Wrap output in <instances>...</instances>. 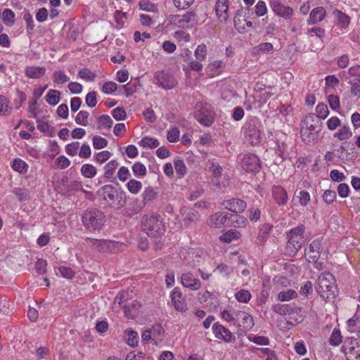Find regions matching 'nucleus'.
<instances>
[{"mask_svg":"<svg viewBox=\"0 0 360 360\" xmlns=\"http://www.w3.org/2000/svg\"><path fill=\"white\" fill-rule=\"evenodd\" d=\"M322 125L323 123L315 114H308L301 123L300 136L302 141L309 144L317 140L318 134L322 129Z\"/></svg>","mask_w":360,"mask_h":360,"instance_id":"1","label":"nucleus"},{"mask_svg":"<svg viewBox=\"0 0 360 360\" xmlns=\"http://www.w3.org/2000/svg\"><path fill=\"white\" fill-rule=\"evenodd\" d=\"M141 230L149 237L160 238L165 234L166 226L160 215L145 214L141 221Z\"/></svg>","mask_w":360,"mask_h":360,"instance_id":"2","label":"nucleus"},{"mask_svg":"<svg viewBox=\"0 0 360 360\" xmlns=\"http://www.w3.org/2000/svg\"><path fill=\"white\" fill-rule=\"evenodd\" d=\"M305 227L303 224L299 225L286 233L287 243L285 252L290 257L295 256L301 250L304 244V233Z\"/></svg>","mask_w":360,"mask_h":360,"instance_id":"3","label":"nucleus"},{"mask_svg":"<svg viewBox=\"0 0 360 360\" xmlns=\"http://www.w3.org/2000/svg\"><path fill=\"white\" fill-rule=\"evenodd\" d=\"M81 217L83 226L89 232L100 231L105 222L104 213L96 208L84 210Z\"/></svg>","mask_w":360,"mask_h":360,"instance_id":"4","label":"nucleus"},{"mask_svg":"<svg viewBox=\"0 0 360 360\" xmlns=\"http://www.w3.org/2000/svg\"><path fill=\"white\" fill-rule=\"evenodd\" d=\"M272 309L276 314L285 316L288 323L292 326L297 325L304 319L302 308L295 304H277L273 305Z\"/></svg>","mask_w":360,"mask_h":360,"instance_id":"5","label":"nucleus"},{"mask_svg":"<svg viewBox=\"0 0 360 360\" xmlns=\"http://www.w3.org/2000/svg\"><path fill=\"white\" fill-rule=\"evenodd\" d=\"M215 113L212 106L207 102H198L195 106V118L202 125L211 126Z\"/></svg>","mask_w":360,"mask_h":360,"instance_id":"6","label":"nucleus"},{"mask_svg":"<svg viewBox=\"0 0 360 360\" xmlns=\"http://www.w3.org/2000/svg\"><path fill=\"white\" fill-rule=\"evenodd\" d=\"M261 124L257 118L246 122L243 127L246 140L252 145L259 144L262 141Z\"/></svg>","mask_w":360,"mask_h":360,"instance_id":"7","label":"nucleus"},{"mask_svg":"<svg viewBox=\"0 0 360 360\" xmlns=\"http://www.w3.org/2000/svg\"><path fill=\"white\" fill-rule=\"evenodd\" d=\"M97 194L103 200L107 201L110 206H113L116 200H117V208L122 207L125 204V201L122 200L121 197L119 200V193L117 189L112 185L108 184L102 186L98 191Z\"/></svg>","mask_w":360,"mask_h":360,"instance_id":"8","label":"nucleus"},{"mask_svg":"<svg viewBox=\"0 0 360 360\" xmlns=\"http://www.w3.org/2000/svg\"><path fill=\"white\" fill-rule=\"evenodd\" d=\"M335 282V277L330 272L325 271L321 274L318 278V287L316 290L319 293L322 292H329L330 293L327 295L328 297L329 295H334V284Z\"/></svg>","mask_w":360,"mask_h":360,"instance_id":"9","label":"nucleus"},{"mask_svg":"<svg viewBox=\"0 0 360 360\" xmlns=\"http://www.w3.org/2000/svg\"><path fill=\"white\" fill-rule=\"evenodd\" d=\"M241 166L247 172L257 174L261 169L259 158L253 153H246L241 159Z\"/></svg>","mask_w":360,"mask_h":360,"instance_id":"10","label":"nucleus"},{"mask_svg":"<svg viewBox=\"0 0 360 360\" xmlns=\"http://www.w3.org/2000/svg\"><path fill=\"white\" fill-rule=\"evenodd\" d=\"M172 20L179 27L186 28H191L198 22L196 13L193 11H188L184 15H174Z\"/></svg>","mask_w":360,"mask_h":360,"instance_id":"11","label":"nucleus"},{"mask_svg":"<svg viewBox=\"0 0 360 360\" xmlns=\"http://www.w3.org/2000/svg\"><path fill=\"white\" fill-rule=\"evenodd\" d=\"M154 79L155 83L165 89H171L177 84V81L173 75L164 70L156 72Z\"/></svg>","mask_w":360,"mask_h":360,"instance_id":"12","label":"nucleus"},{"mask_svg":"<svg viewBox=\"0 0 360 360\" xmlns=\"http://www.w3.org/2000/svg\"><path fill=\"white\" fill-rule=\"evenodd\" d=\"M87 245L100 252H106L115 246V242L110 240L96 239L87 237L85 238Z\"/></svg>","mask_w":360,"mask_h":360,"instance_id":"13","label":"nucleus"},{"mask_svg":"<svg viewBox=\"0 0 360 360\" xmlns=\"http://www.w3.org/2000/svg\"><path fill=\"white\" fill-rule=\"evenodd\" d=\"M221 205L225 209H227L235 214L242 213L247 207L246 202L239 198H232L224 200Z\"/></svg>","mask_w":360,"mask_h":360,"instance_id":"14","label":"nucleus"},{"mask_svg":"<svg viewBox=\"0 0 360 360\" xmlns=\"http://www.w3.org/2000/svg\"><path fill=\"white\" fill-rule=\"evenodd\" d=\"M212 331L215 337L226 342H231L235 341L236 338L231 332L224 326L219 323H215L212 326Z\"/></svg>","mask_w":360,"mask_h":360,"instance_id":"15","label":"nucleus"},{"mask_svg":"<svg viewBox=\"0 0 360 360\" xmlns=\"http://www.w3.org/2000/svg\"><path fill=\"white\" fill-rule=\"evenodd\" d=\"M210 224L215 228L230 226V213L216 212L210 217Z\"/></svg>","mask_w":360,"mask_h":360,"instance_id":"16","label":"nucleus"},{"mask_svg":"<svg viewBox=\"0 0 360 360\" xmlns=\"http://www.w3.org/2000/svg\"><path fill=\"white\" fill-rule=\"evenodd\" d=\"M272 197L278 206H285L288 201L286 190L279 185H274L271 188Z\"/></svg>","mask_w":360,"mask_h":360,"instance_id":"17","label":"nucleus"},{"mask_svg":"<svg viewBox=\"0 0 360 360\" xmlns=\"http://www.w3.org/2000/svg\"><path fill=\"white\" fill-rule=\"evenodd\" d=\"M172 302L176 310L184 312L188 309L183 295L178 288H175L171 293Z\"/></svg>","mask_w":360,"mask_h":360,"instance_id":"18","label":"nucleus"},{"mask_svg":"<svg viewBox=\"0 0 360 360\" xmlns=\"http://www.w3.org/2000/svg\"><path fill=\"white\" fill-rule=\"evenodd\" d=\"M181 284L190 290H197L201 288V283L199 279L194 277L192 273H184L181 276Z\"/></svg>","mask_w":360,"mask_h":360,"instance_id":"19","label":"nucleus"},{"mask_svg":"<svg viewBox=\"0 0 360 360\" xmlns=\"http://www.w3.org/2000/svg\"><path fill=\"white\" fill-rule=\"evenodd\" d=\"M270 6L273 11L279 16L285 19L290 18L292 15V9L289 6H284L278 0L271 1Z\"/></svg>","mask_w":360,"mask_h":360,"instance_id":"20","label":"nucleus"},{"mask_svg":"<svg viewBox=\"0 0 360 360\" xmlns=\"http://www.w3.org/2000/svg\"><path fill=\"white\" fill-rule=\"evenodd\" d=\"M181 214L183 223L186 226H189L199 220L198 212L193 208L184 207L181 210Z\"/></svg>","mask_w":360,"mask_h":360,"instance_id":"21","label":"nucleus"},{"mask_svg":"<svg viewBox=\"0 0 360 360\" xmlns=\"http://www.w3.org/2000/svg\"><path fill=\"white\" fill-rule=\"evenodd\" d=\"M273 225L271 224H263L259 226V233L255 243L258 245H264L269 238V236L273 229Z\"/></svg>","mask_w":360,"mask_h":360,"instance_id":"22","label":"nucleus"},{"mask_svg":"<svg viewBox=\"0 0 360 360\" xmlns=\"http://www.w3.org/2000/svg\"><path fill=\"white\" fill-rule=\"evenodd\" d=\"M141 307V304L137 300H134L130 304L124 305L122 309L127 319H134L138 316Z\"/></svg>","mask_w":360,"mask_h":360,"instance_id":"23","label":"nucleus"},{"mask_svg":"<svg viewBox=\"0 0 360 360\" xmlns=\"http://www.w3.org/2000/svg\"><path fill=\"white\" fill-rule=\"evenodd\" d=\"M228 0H217L215 4L216 15L221 22H226L228 19Z\"/></svg>","mask_w":360,"mask_h":360,"instance_id":"24","label":"nucleus"},{"mask_svg":"<svg viewBox=\"0 0 360 360\" xmlns=\"http://www.w3.org/2000/svg\"><path fill=\"white\" fill-rule=\"evenodd\" d=\"M118 165L119 163L115 160H112L108 162L103 168L105 171L103 178L108 179L111 183H114L116 180L115 172L118 167Z\"/></svg>","mask_w":360,"mask_h":360,"instance_id":"25","label":"nucleus"},{"mask_svg":"<svg viewBox=\"0 0 360 360\" xmlns=\"http://www.w3.org/2000/svg\"><path fill=\"white\" fill-rule=\"evenodd\" d=\"M237 320L241 321L242 326L244 330H250L254 326L253 318L252 316L245 311L236 312Z\"/></svg>","mask_w":360,"mask_h":360,"instance_id":"26","label":"nucleus"},{"mask_svg":"<svg viewBox=\"0 0 360 360\" xmlns=\"http://www.w3.org/2000/svg\"><path fill=\"white\" fill-rule=\"evenodd\" d=\"M46 73V68L44 67L27 66L25 68V75L31 79H39Z\"/></svg>","mask_w":360,"mask_h":360,"instance_id":"27","label":"nucleus"},{"mask_svg":"<svg viewBox=\"0 0 360 360\" xmlns=\"http://www.w3.org/2000/svg\"><path fill=\"white\" fill-rule=\"evenodd\" d=\"M326 15V10L323 7H316L310 13L309 24H316L321 21Z\"/></svg>","mask_w":360,"mask_h":360,"instance_id":"28","label":"nucleus"},{"mask_svg":"<svg viewBox=\"0 0 360 360\" xmlns=\"http://www.w3.org/2000/svg\"><path fill=\"white\" fill-rule=\"evenodd\" d=\"M352 131L348 125L344 124L336 131L333 136L340 141H346L352 136Z\"/></svg>","mask_w":360,"mask_h":360,"instance_id":"29","label":"nucleus"},{"mask_svg":"<svg viewBox=\"0 0 360 360\" xmlns=\"http://www.w3.org/2000/svg\"><path fill=\"white\" fill-rule=\"evenodd\" d=\"M15 13L10 8H5L1 13V19L5 25L12 27L15 23Z\"/></svg>","mask_w":360,"mask_h":360,"instance_id":"30","label":"nucleus"},{"mask_svg":"<svg viewBox=\"0 0 360 360\" xmlns=\"http://www.w3.org/2000/svg\"><path fill=\"white\" fill-rule=\"evenodd\" d=\"M247 219L243 216L238 214H230V226L233 227H245Z\"/></svg>","mask_w":360,"mask_h":360,"instance_id":"31","label":"nucleus"},{"mask_svg":"<svg viewBox=\"0 0 360 360\" xmlns=\"http://www.w3.org/2000/svg\"><path fill=\"white\" fill-rule=\"evenodd\" d=\"M208 165L209 171L211 172L212 176L214 179L218 180V179L221 176L223 170L222 167L214 160H209Z\"/></svg>","mask_w":360,"mask_h":360,"instance_id":"32","label":"nucleus"},{"mask_svg":"<svg viewBox=\"0 0 360 360\" xmlns=\"http://www.w3.org/2000/svg\"><path fill=\"white\" fill-rule=\"evenodd\" d=\"M139 145L143 148H155L159 146L160 143L157 139L150 136H144L139 142Z\"/></svg>","mask_w":360,"mask_h":360,"instance_id":"33","label":"nucleus"},{"mask_svg":"<svg viewBox=\"0 0 360 360\" xmlns=\"http://www.w3.org/2000/svg\"><path fill=\"white\" fill-rule=\"evenodd\" d=\"M60 92L58 90L51 89L46 96V101L51 105H56L60 101Z\"/></svg>","mask_w":360,"mask_h":360,"instance_id":"34","label":"nucleus"},{"mask_svg":"<svg viewBox=\"0 0 360 360\" xmlns=\"http://www.w3.org/2000/svg\"><path fill=\"white\" fill-rule=\"evenodd\" d=\"M241 236L240 233L236 230H230L225 233H224L222 236H220V240L224 243H229L232 242L234 240H237L240 238Z\"/></svg>","mask_w":360,"mask_h":360,"instance_id":"35","label":"nucleus"},{"mask_svg":"<svg viewBox=\"0 0 360 360\" xmlns=\"http://www.w3.org/2000/svg\"><path fill=\"white\" fill-rule=\"evenodd\" d=\"M81 173L85 178L91 179L96 176L97 169L93 165L84 164L81 168Z\"/></svg>","mask_w":360,"mask_h":360,"instance_id":"36","label":"nucleus"},{"mask_svg":"<svg viewBox=\"0 0 360 360\" xmlns=\"http://www.w3.org/2000/svg\"><path fill=\"white\" fill-rule=\"evenodd\" d=\"M9 100L4 96L0 95V115H7L11 112L12 108L9 105Z\"/></svg>","mask_w":360,"mask_h":360,"instance_id":"37","label":"nucleus"},{"mask_svg":"<svg viewBox=\"0 0 360 360\" xmlns=\"http://www.w3.org/2000/svg\"><path fill=\"white\" fill-rule=\"evenodd\" d=\"M334 13L338 18V25L342 28L348 27L350 22V18L347 15L338 10L335 11Z\"/></svg>","mask_w":360,"mask_h":360,"instance_id":"38","label":"nucleus"},{"mask_svg":"<svg viewBox=\"0 0 360 360\" xmlns=\"http://www.w3.org/2000/svg\"><path fill=\"white\" fill-rule=\"evenodd\" d=\"M174 166L176 174L180 177H183L186 173V167L184 162L179 158H176L174 160Z\"/></svg>","mask_w":360,"mask_h":360,"instance_id":"39","label":"nucleus"},{"mask_svg":"<svg viewBox=\"0 0 360 360\" xmlns=\"http://www.w3.org/2000/svg\"><path fill=\"white\" fill-rule=\"evenodd\" d=\"M98 121L100 123L98 129H106L109 130L113 124L111 117L108 115H102L98 117Z\"/></svg>","mask_w":360,"mask_h":360,"instance_id":"40","label":"nucleus"},{"mask_svg":"<svg viewBox=\"0 0 360 360\" xmlns=\"http://www.w3.org/2000/svg\"><path fill=\"white\" fill-rule=\"evenodd\" d=\"M342 341L340 330L334 328L329 338V343L332 346H338Z\"/></svg>","mask_w":360,"mask_h":360,"instance_id":"41","label":"nucleus"},{"mask_svg":"<svg viewBox=\"0 0 360 360\" xmlns=\"http://www.w3.org/2000/svg\"><path fill=\"white\" fill-rule=\"evenodd\" d=\"M132 171L136 177H144L147 173L146 166L140 162H136L133 165Z\"/></svg>","mask_w":360,"mask_h":360,"instance_id":"42","label":"nucleus"},{"mask_svg":"<svg viewBox=\"0 0 360 360\" xmlns=\"http://www.w3.org/2000/svg\"><path fill=\"white\" fill-rule=\"evenodd\" d=\"M12 168L19 173H25L28 169V165L22 160L16 158L13 160Z\"/></svg>","mask_w":360,"mask_h":360,"instance_id":"43","label":"nucleus"},{"mask_svg":"<svg viewBox=\"0 0 360 360\" xmlns=\"http://www.w3.org/2000/svg\"><path fill=\"white\" fill-rule=\"evenodd\" d=\"M156 197L157 193L152 187L146 188V190L142 193L143 202H144V204H147L153 201L154 199L156 198Z\"/></svg>","mask_w":360,"mask_h":360,"instance_id":"44","label":"nucleus"},{"mask_svg":"<svg viewBox=\"0 0 360 360\" xmlns=\"http://www.w3.org/2000/svg\"><path fill=\"white\" fill-rule=\"evenodd\" d=\"M316 114L315 115L319 117V120H321L326 118L329 114V110L326 104L319 103L316 108Z\"/></svg>","mask_w":360,"mask_h":360,"instance_id":"45","label":"nucleus"},{"mask_svg":"<svg viewBox=\"0 0 360 360\" xmlns=\"http://www.w3.org/2000/svg\"><path fill=\"white\" fill-rule=\"evenodd\" d=\"M37 129L41 132L47 133L49 136H53V127L49 125L47 122L37 120Z\"/></svg>","mask_w":360,"mask_h":360,"instance_id":"46","label":"nucleus"},{"mask_svg":"<svg viewBox=\"0 0 360 360\" xmlns=\"http://www.w3.org/2000/svg\"><path fill=\"white\" fill-rule=\"evenodd\" d=\"M350 84V92L353 96H360V79H352L348 82Z\"/></svg>","mask_w":360,"mask_h":360,"instance_id":"47","label":"nucleus"},{"mask_svg":"<svg viewBox=\"0 0 360 360\" xmlns=\"http://www.w3.org/2000/svg\"><path fill=\"white\" fill-rule=\"evenodd\" d=\"M78 75L80 78L88 82L94 81L96 77V74L89 70L88 68L81 69L78 72Z\"/></svg>","mask_w":360,"mask_h":360,"instance_id":"48","label":"nucleus"},{"mask_svg":"<svg viewBox=\"0 0 360 360\" xmlns=\"http://www.w3.org/2000/svg\"><path fill=\"white\" fill-rule=\"evenodd\" d=\"M127 187L129 192L136 194L141 189L142 184L137 180L130 179L127 184Z\"/></svg>","mask_w":360,"mask_h":360,"instance_id":"49","label":"nucleus"},{"mask_svg":"<svg viewBox=\"0 0 360 360\" xmlns=\"http://www.w3.org/2000/svg\"><path fill=\"white\" fill-rule=\"evenodd\" d=\"M53 80L58 84H63L69 80V77L63 71H55L53 74Z\"/></svg>","mask_w":360,"mask_h":360,"instance_id":"50","label":"nucleus"},{"mask_svg":"<svg viewBox=\"0 0 360 360\" xmlns=\"http://www.w3.org/2000/svg\"><path fill=\"white\" fill-rule=\"evenodd\" d=\"M13 193L18 197L20 201H25L30 198L29 191L22 188H15Z\"/></svg>","mask_w":360,"mask_h":360,"instance_id":"51","label":"nucleus"},{"mask_svg":"<svg viewBox=\"0 0 360 360\" xmlns=\"http://www.w3.org/2000/svg\"><path fill=\"white\" fill-rule=\"evenodd\" d=\"M92 141H93V146L95 149H102V148H104L107 146L108 142V141L98 136V135H96L93 137L92 139Z\"/></svg>","mask_w":360,"mask_h":360,"instance_id":"52","label":"nucleus"},{"mask_svg":"<svg viewBox=\"0 0 360 360\" xmlns=\"http://www.w3.org/2000/svg\"><path fill=\"white\" fill-rule=\"evenodd\" d=\"M127 339V342L129 346L135 347L139 342L138 333L134 330H129L126 331Z\"/></svg>","mask_w":360,"mask_h":360,"instance_id":"53","label":"nucleus"},{"mask_svg":"<svg viewBox=\"0 0 360 360\" xmlns=\"http://www.w3.org/2000/svg\"><path fill=\"white\" fill-rule=\"evenodd\" d=\"M89 116V113L87 111L81 110L75 117V122L79 125L86 126Z\"/></svg>","mask_w":360,"mask_h":360,"instance_id":"54","label":"nucleus"},{"mask_svg":"<svg viewBox=\"0 0 360 360\" xmlns=\"http://www.w3.org/2000/svg\"><path fill=\"white\" fill-rule=\"evenodd\" d=\"M236 299L239 302L247 303L251 298V294L248 290H240L236 294Z\"/></svg>","mask_w":360,"mask_h":360,"instance_id":"55","label":"nucleus"},{"mask_svg":"<svg viewBox=\"0 0 360 360\" xmlns=\"http://www.w3.org/2000/svg\"><path fill=\"white\" fill-rule=\"evenodd\" d=\"M297 296V292L293 290L282 291L278 293V298L279 300L284 302L293 299Z\"/></svg>","mask_w":360,"mask_h":360,"instance_id":"56","label":"nucleus"},{"mask_svg":"<svg viewBox=\"0 0 360 360\" xmlns=\"http://www.w3.org/2000/svg\"><path fill=\"white\" fill-rule=\"evenodd\" d=\"M323 200L327 204H331L336 200L337 194L335 191L326 190L322 195Z\"/></svg>","mask_w":360,"mask_h":360,"instance_id":"57","label":"nucleus"},{"mask_svg":"<svg viewBox=\"0 0 360 360\" xmlns=\"http://www.w3.org/2000/svg\"><path fill=\"white\" fill-rule=\"evenodd\" d=\"M111 156V153L108 150H103L97 153L94 155V160L99 164H102L107 161Z\"/></svg>","mask_w":360,"mask_h":360,"instance_id":"58","label":"nucleus"},{"mask_svg":"<svg viewBox=\"0 0 360 360\" xmlns=\"http://www.w3.org/2000/svg\"><path fill=\"white\" fill-rule=\"evenodd\" d=\"M79 148V143L78 141L72 142L65 146V152L70 156H75L77 154Z\"/></svg>","mask_w":360,"mask_h":360,"instance_id":"59","label":"nucleus"},{"mask_svg":"<svg viewBox=\"0 0 360 360\" xmlns=\"http://www.w3.org/2000/svg\"><path fill=\"white\" fill-rule=\"evenodd\" d=\"M207 55V47L205 44H202L197 46L195 51V56L198 60L202 61L205 59Z\"/></svg>","mask_w":360,"mask_h":360,"instance_id":"60","label":"nucleus"},{"mask_svg":"<svg viewBox=\"0 0 360 360\" xmlns=\"http://www.w3.org/2000/svg\"><path fill=\"white\" fill-rule=\"evenodd\" d=\"M79 190H82L84 193H86V191L82 188L81 182L78 181H72L65 186V191L67 193L77 191Z\"/></svg>","mask_w":360,"mask_h":360,"instance_id":"61","label":"nucleus"},{"mask_svg":"<svg viewBox=\"0 0 360 360\" xmlns=\"http://www.w3.org/2000/svg\"><path fill=\"white\" fill-rule=\"evenodd\" d=\"M350 188L345 183H341L338 186V193L340 198H346L349 196Z\"/></svg>","mask_w":360,"mask_h":360,"instance_id":"62","label":"nucleus"},{"mask_svg":"<svg viewBox=\"0 0 360 360\" xmlns=\"http://www.w3.org/2000/svg\"><path fill=\"white\" fill-rule=\"evenodd\" d=\"M112 117L116 120H124L127 117V114L122 107H117L112 111Z\"/></svg>","mask_w":360,"mask_h":360,"instance_id":"63","label":"nucleus"},{"mask_svg":"<svg viewBox=\"0 0 360 360\" xmlns=\"http://www.w3.org/2000/svg\"><path fill=\"white\" fill-rule=\"evenodd\" d=\"M117 175L121 181L124 182L130 177L131 174L127 167L122 166L118 169Z\"/></svg>","mask_w":360,"mask_h":360,"instance_id":"64","label":"nucleus"}]
</instances>
